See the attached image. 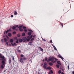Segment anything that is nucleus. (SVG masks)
I'll return each mask as SVG.
<instances>
[{"label": "nucleus", "instance_id": "obj_1", "mask_svg": "<svg viewBox=\"0 0 74 74\" xmlns=\"http://www.w3.org/2000/svg\"><path fill=\"white\" fill-rule=\"evenodd\" d=\"M0 61L2 65H1L0 68L3 69L4 68V65L5 64V63L6 62V58L1 54H0Z\"/></svg>", "mask_w": 74, "mask_h": 74}, {"label": "nucleus", "instance_id": "obj_2", "mask_svg": "<svg viewBox=\"0 0 74 74\" xmlns=\"http://www.w3.org/2000/svg\"><path fill=\"white\" fill-rule=\"evenodd\" d=\"M32 37L33 35H32L30 36L29 37V38H27L26 37H24L22 38V39H23V40L24 42H25L26 41L29 42V41L31 39H32Z\"/></svg>", "mask_w": 74, "mask_h": 74}, {"label": "nucleus", "instance_id": "obj_3", "mask_svg": "<svg viewBox=\"0 0 74 74\" xmlns=\"http://www.w3.org/2000/svg\"><path fill=\"white\" fill-rule=\"evenodd\" d=\"M27 60V58L25 57L21 58L19 60V61L22 64H23L24 63L23 61H25V60Z\"/></svg>", "mask_w": 74, "mask_h": 74}, {"label": "nucleus", "instance_id": "obj_4", "mask_svg": "<svg viewBox=\"0 0 74 74\" xmlns=\"http://www.w3.org/2000/svg\"><path fill=\"white\" fill-rule=\"evenodd\" d=\"M54 59H55L56 60H59L57 58H55V57H53V56L51 58L49 59L48 60H49V62L51 61V62H52H52H53V60H54Z\"/></svg>", "mask_w": 74, "mask_h": 74}, {"label": "nucleus", "instance_id": "obj_5", "mask_svg": "<svg viewBox=\"0 0 74 74\" xmlns=\"http://www.w3.org/2000/svg\"><path fill=\"white\" fill-rule=\"evenodd\" d=\"M44 66H43V67L45 69H47V66H48V64L47 62H45L44 63Z\"/></svg>", "mask_w": 74, "mask_h": 74}, {"label": "nucleus", "instance_id": "obj_6", "mask_svg": "<svg viewBox=\"0 0 74 74\" xmlns=\"http://www.w3.org/2000/svg\"><path fill=\"white\" fill-rule=\"evenodd\" d=\"M28 45H33V42H29L28 44Z\"/></svg>", "mask_w": 74, "mask_h": 74}, {"label": "nucleus", "instance_id": "obj_7", "mask_svg": "<svg viewBox=\"0 0 74 74\" xmlns=\"http://www.w3.org/2000/svg\"><path fill=\"white\" fill-rule=\"evenodd\" d=\"M60 62V61H57V64H59L60 65H62V63Z\"/></svg>", "mask_w": 74, "mask_h": 74}, {"label": "nucleus", "instance_id": "obj_8", "mask_svg": "<svg viewBox=\"0 0 74 74\" xmlns=\"http://www.w3.org/2000/svg\"><path fill=\"white\" fill-rule=\"evenodd\" d=\"M58 57L59 58H60L61 59H62L63 60V59H64V58L63 57H62V56H61L60 55H58Z\"/></svg>", "mask_w": 74, "mask_h": 74}, {"label": "nucleus", "instance_id": "obj_9", "mask_svg": "<svg viewBox=\"0 0 74 74\" xmlns=\"http://www.w3.org/2000/svg\"><path fill=\"white\" fill-rule=\"evenodd\" d=\"M38 48L40 50V51H41L43 52V49H42V48L39 47Z\"/></svg>", "mask_w": 74, "mask_h": 74}, {"label": "nucleus", "instance_id": "obj_10", "mask_svg": "<svg viewBox=\"0 0 74 74\" xmlns=\"http://www.w3.org/2000/svg\"><path fill=\"white\" fill-rule=\"evenodd\" d=\"M32 32H28V36H32L31 35L32 34Z\"/></svg>", "mask_w": 74, "mask_h": 74}, {"label": "nucleus", "instance_id": "obj_11", "mask_svg": "<svg viewBox=\"0 0 74 74\" xmlns=\"http://www.w3.org/2000/svg\"><path fill=\"white\" fill-rule=\"evenodd\" d=\"M10 42H14V39H13V38L11 39L10 40Z\"/></svg>", "mask_w": 74, "mask_h": 74}, {"label": "nucleus", "instance_id": "obj_12", "mask_svg": "<svg viewBox=\"0 0 74 74\" xmlns=\"http://www.w3.org/2000/svg\"><path fill=\"white\" fill-rule=\"evenodd\" d=\"M19 42H21L23 41V39L21 38H20L19 40Z\"/></svg>", "mask_w": 74, "mask_h": 74}, {"label": "nucleus", "instance_id": "obj_13", "mask_svg": "<svg viewBox=\"0 0 74 74\" xmlns=\"http://www.w3.org/2000/svg\"><path fill=\"white\" fill-rule=\"evenodd\" d=\"M31 38L32 39L30 40V41L33 42L34 40V38Z\"/></svg>", "mask_w": 74, "mask_h": 74}, {"label": "nucleus", "instance_id": "obj_14", "mask_svg": "<svg viewBox=\"0 0 74 74\" xmlns=\"http://www.w3.org/2000/svg\"><path fill=\"white\" fill-rule=\"evenodd\" d=\"M53 47L54 48V50H55V51H57V49H56V48L55 46L54 45H53Z\"/></svg>", "mask_w": 74, "mask_h": 74}, {"label": "nucleus", "instance_id": "obj_15", "mask_svg": "<svg viewBox=\"0 0 74 74\" xmlns=\"http://www.w3.org/2000/svg\"><path fill=\"white\" fill-rule=\"evenodd\" d=\"M8 36L9 37H11L12 36V34H11V33H8Z\"/></svg>", "mask_w": 74, "mask_h": 74}, {"label": "nucleus", "instance_id": "obj_16", "mask_svg": "<svg viewBox=\"0 0 74 74\" xmlns=\"http://www.w3.org/2000/svg\"><path fill=\"white\" fill-rule=\"evenodd\" d=\"M46 69H48L49 70H51V67L50 66H48L47 68H46Z\"/></svg>", "mask_w": 74, "mask_h": 74}, {"label": "nucleus", "instance_id": "obj_17", "mask_svg": "<svg viewBox=\"0 0 74 74\" xmlns=\"http://www.w3.org/2000/svg\"><path fill=\"white\" fill-rule=\"evenodd\" d=\"M14 14L15 15H17V14H18V13H17V12H16V11H14Z\"/></svg>", "mask_w": 74, "mask_h": 74}, {"label": "nucleus", "instance_id": "obj_18", "mask_svg": "<svg viewBox=\"0 0 74 74\" xmlns=\"http://www.w3.org/2000/svg\"><path fill=\"white\" fill-rule=\"evenodd\" d=\"M3 40H4V42H7V38H5L3 39Z\"/></svg>", "mask_w": 74, "mask_h": 74}, {"label": "nucleus", "instance_id": "obj_19", "mask_svg": "<svg viewBox=\"0 0 74 74\" xmlns=\"http://www.w3.org/2000/svg\"><path fill=\"white\" fill-rule=\"evenodd\" d=\"M56 66L57 68L59 69V67H60V65H59V64H57L56 65Z\"/></svg>", "mask_w": 74, "mask_h": 74}, {"label": "nucleus", "instance_id": "obj_20", "mask_svg": "<svg viewBox=\"0 0 74 74\" xmlns=\"http://www.w3.org/2000/svg\"><path fill=\"white\" fill-rule=\"evenodd\" d=\"M49 64L50 66H52V65H53V63L52 62H50L49 63Z\"/></svg>", "mask_w": 74, "mask_h": 74}, {"label": "nucleus", "instance_id": "obj_21", "mask_svg": "<svg viewBox=\"0 0 74 74\" xmlns=\"http://www.w3.org/2000/svg\"><path fill=\"white\" fill-rule=\"evenodd\" d=\"M22 27H23V25H22L19 26V27H18V28H19V29H21V28H22Z\"/></svg>", "mask_w": 74, "mask_h": 74}, {"label": "nucleus", "instance_id": "obj_22", "mask_svg": "<svg viewBox=\"0 0 74 74\" xmlns=\"http://www.w3.org/2000/svg\"><path fill=\"white\" fill-rule=\"evenodd\" d=\"M12 29L13 30H15V29H16V27L15 26H13L12 27Z\"/></svg>", "mask_w": 74, "mask_h": 74}, {"label": "nucleus", "instance_id": "obj_23", "mask_svg": "<svg viewBox=\"0 0 74 74\" xmlns=\"http://www.w3.org/2000/svg\"><path fill=\"white\" fill-rule=\"evenodd\" d=\"M25 35H26V34H25V33L24 32H23L22 34V36H25Z\"/></svg>", "mask_w": 74, "mask_h": 74}, {"label": "nucleus", "instance_id": "obj_24", "mask_svg": "<svg viewBox=\"0 0 74 74\" xmlns=\"http://www.w3.org/2000/svg\"><path fill=\"white\" fill-rule=\"evenodd\" d=\"M28 31H29V32H32V33L33 32V31L30 29H28Z\"/></svg>", "mask_w": 74, "mask_h": 74}, {"label": "nucleus", "instance_id": "obj_25", "mask_svg": "<svg viewBox=\"0 0 74 74\" xmlns=\"http://www.w3.org/2000/svg\"><path fill=\"white\" fill-rule=\"evenodd\" d=\"M17 51H18V52L19 53H21V51L19 49H17Z\"/></svg>", "mask_w": 74, "mask_h": 74}, {"label": "nucleus", "instance_id": "obj_26", "mask_svg": "<svg viewBox=\"0 0 74 74\" xmlns=\"http://www.w3.org/2000/svg\"><path fill=\"white\" fill-rule=\"evenodd\" d=\"M17 36L18 37H21V34H18L17 35Z\"/></svg>", "mask_w": 74, "mask_h": 74}, {"label": "nucleus", "instance_id": "obj_27", "mask_svg": "<svg viewBox=\"0 0 74 74\" xmlns=\"http://www.w3.org/2000/svg\"><path fill=\"white\" fill-rule=\"evenodd\" d=\"M59 74H61L62 73V72H61V70H60L58 72Z\"/></svg>", "mask_w": 74, "mask_h": 74}, {"label": "nucleus", "instance_id": "obj_28", "mask_svg": "<svg viewBox=\"0 0 74 74\" xmlns=\"http://www.w3.org/2000/svg\"><path fill=\"white\" fill-rule=\"evenodd\" d=\"M20 56L21 58H22L23 57H24V55H23V54H21V55Z\"/></svg>", "mask_w": 74, "mask_h": 74}, {"label": "nucleus", "instance_id": "obj_29", "mask_svg": "<svg viewBox=\"0 0 74 74\" xmlns=\"http://www.w3.org/2000/svg\"><path fill=\"white\" fill-rule=\"evenodd\" d=\"M16 42L18 44V42H19V39H17L16 41Z\"/></svg>", "mask_w": 74, "mask_h": 74}, {"label": "nucleus", "instance_id": "obj_30", "mask_svg": "<svg viewBox=\"0 0 74 74\" xmlns=\"http://www.w3.org/2000/svg\"><path fill=\"white\" fill-rule=\"evenodd\" d=\"M57 60H55V61H53V62L52 63H55V62H57Z\"/></svg>", "mask_w": 74, "mask_h": 74}, {"label": "nucleus", "instance_id": "obj_31", "mask_svg": "<svg viewBox=\"0 0 74 74\" xmlns=\"http://www.w3.org/2000/svg\"><path fill=\"white\" fill-rule=\"evenodd\" d=\"M45 61H47V57H45Z\"/></svg>", "mask_w": 74, "mask_h": 74}, {"label": "nucleus", "instance_id": "obj_32", "mask_svg": "<svg viewBox=\"0 0 74 74\" xmlns=\"http://www.w3.org/2000/svg\"><path fill=\"white\" fill-rule=\"evenodd\" d=\"M24 32H25V33H26V32H27V30L26 29H25L24 30H23Z\"/></svg>", "mask_w": 74, "mask_h": 74}, {"label": "nucleus", "instance_id": "obj_33", "mask_svg": "<svg viewBox=\"0 0 74 74\" xmlns=\"http://www.w3.org/2000/svg\"><path fill=\"white\" fill-rule=\"evenodd\" d=\"M23 29H27V28H26V27L25 26H23Z\"/></svg>", "mask_w": 74, "mask_h": 74}, {"label": "nucleus", "instance_id": "obj_34", "mask_svg": "<svg viewBox=\"0 0 74 74\" xmlns=\"http://www.w3.org/2000/svg\"><path fill=\"white\" fill-rule=\"evenodd\" d=\"M19 29L20 31H21V32H22V31H23V29L22 28H19Z\"/></svg>", "mask_w": 74, "mask_h": 74}, {"label": "nucleus", "instance_id": "obj_35", "mask_svg": "<svg viewBox=\"0 0 74 74\" xmlns=\"http://www.w3.org/2000/svg\"><path fill=\"white\" fill-rule=\"evenodd\" d=\"M12 59L13 60H14V57L13 56H12Z\"/></svg>", "mask_w": 74, "mask_h": 74}, {"label": "nucleus", "instance_id": "obj_36", "mask_svg": "<svg viewBox=\"0 0 74 74\" xmlns=\"http://www.w3.org/2000/svg\"><path fill=\"white\" fill-rule=\"evenodd\" d=\"M13 34H16V32L14 31L13 32Z\"/></svg>", "mask_w": 74, "mask_h": 74}, {"label": "nucleus", "instance_id": "obj_37", "mask_svg": "<svg viewBox=\"0 0 74 74\" xmlns=\"http://www.w3.org/2000/svg\"><path fill=\"white\" fill-rule=\"evenodd\" d=\"M50 73L51 74H53V71H52V70H50Z\"/></svg>", "mask_w": 74, "mask_h": 74}, {"label": "nucleus", "instance_id": "obj_38", "mask_svg": "<svg viewBox=\"0 0 74 74\" xmlns=\"http://www.w3.org/2000/svg\"><path fill=\"white\" fill-rule=\"evenodd\" d=\"M9 64H11V60L10 59L9 60Z\"/></svg>", "mask_w": 74, "mask_h": 74}, {"label": "nucleus", "instance_id": "obj_39", "mask_svg": "<svg viewBox=\"0 0 74 74\" xmlns=\"http://www.w3.org/2000/svg\"><path fill=\"white\" fill-rule=\"evenodd\" d=\"M8 32H9V30H8V29L7 30L6 32V34H7V33H8Z\"/></svg>", "mask_w": 74, "mask_h": 74}, {"label": "nucleus", "instance_id": "obj_40", "mask_svg": "<svg viewBox=\"0 0 74 74\" xmlns=\"http://www.w3.org/2000/svg\"><path fill=\"white\" fill-rule=\"evenodd\" d=\"M6 45H9V44H8V42H7L5 43Z\"/></svg>", "mask_w": 74, "mask_h": 74}, {"label": "nucleus", "instance_id": "obj_41", "mask_svg": "<svg viewBox=\"0 0 74 74\" xmlns=\"http://www.w3.org/2000/svg\"><path fill=\"white\" fill-rule=\"evenodd\" d=\"M17 38H17V37L16 36L14 37V39H15V40H17Z\"/></svg>", "mask_w": 74, "mask_h": 74}, {"label": "nucleus", "instance_id": "obj_42", "mask_svg": "<svg viewBox=\"0 0 74 74\" xmlns=\"http://www.w3.org/2000/svg\"><path fill=\"white\" fill-rule=\"evenodd\" d=\"M11 44L12 45V46H13V47H14V43H11Z\"/></svg>", "mask_w": 74, "mask_h": 74}, {"label": "nucleus", "instance_id": "obj_43", "mask_svg": "<svg viewBox=\"0 0 74 74\" xmlns=\"http://www.w3.org/2000/svg\"><path fill=\"white\" fill-rule=\"evenodd\" d=\"M42 40H43V41H47L46 40L43 39V38H42Z\"/></svg>", "mask_w": 74, "mask_h": 74}, {"label": "nucleus", "instance_id": "obj_44", "mask_svg": "<svg viewBox=\"0 0 74 74\" xmlns=\"http://www.w3.org/2000/svg\"><path fill=\"white\" fill-rule=\"evenodd\" d=\"M14 45L15 46H16V45H17L15 43H14Z\"/></svg>", "mask_w": 74, "mask_h": 74}, {"label": "nucleus", "instance_id": "obj_45", "mask_svg": "<svg viewBox=\"0 0 74 74\" xmlns=\"http://www.w3.org/2000/svg\"><path fill=\"white\" fill-rule=\"evenodd\" d=\"M68 70L70 69V68H69V65H68Z\"/></svg>", "mask_w": 74, "mask_h": 74}, {"label": "nucleus", "instance_id": "obj_46", "mask_svg": "<svg viewBox=\"0 0 74 74\" xmlns=\"http://www.w3.org/2000/svg\"><path fill=\"white\" fill-rule=\"evenodd\" d=\"M35 37H36V35H34L33 36V35H32V37H33V38H35Z\"/></svg>", "mask_w": 74, "mask_h": 74}, {"label": "nucleus", "instance_id": "obj_47", "mask_svg": "<svg viewBox=\"0 0 74 74\" xmlns=\"http://www.w3.org/2000/svg\"><path fill=\"white\" fill-rule=\"evenodd\" d=\"M11 18H13V17H14V15H11Z\"/></svg>", "mask_w": 74, "mask_h": 74}, {"label": "nucleus", "instance_id": "obj_48", "mask_svg": "<svg viewBox=\"0 0 74 74\" xmlns=\"http://www.w3.org/2000/svg\"><path fill=\"white\" fill-rule=\"evenodd\" d=\"M19 47H20V46H19L18 47H17V49H17L19 50Z\"/></svg>", "mask_w": 74, "mask_h": 74}, {"label": "nucleus", "instance_id": "obj_49", "mask_svg": "<svg viewBox=\"0 0 74 74\" xmlns=\"http://www.w3.org/2000/svg\"><path fill=\"white\" fill-rule=\"evenodd\" d=\"M27 38H30V36H27Z\"/></svg>", "mask_w": 74, "mask_h": 74}, {"label": "nucleus", "instance_id": "obj_50", "mask_svg": "<svg viewBox=\"0 0 74 74\" xmlns=\"http://www.w3.org/2000/svg\"><path fill=\"white\" fill-rule=\"evenodd\" d=\"M6 32V31H5L4 32V34H5V33Z\"/></svg>", "mask_w": 74, "mask_h": 74}, {"label": "nucleus", "instance_id": "obj_51", "mask_svg": "<svg viewBox=\"0 0 74 74\" xmlns=\"http://www.w3.org/2000/svg\"><path fill=\"white\" fill-rule=\"evenodd\" d=\"M9 30V32H10V31H11V29H10L9 30Z\"/></svg>", "mask_w": 74, "mask_h": 74}, {"label": "nucleus", "instance_id": "obj_52", "mask_svg": "<svg viewBox=\"0 0 74 74\" xmlns=\"http://www.w3.org/2000/svg\"><path fill=\"white\" fill-rule=\"evenodd\" d=\"M16 27H18V25H16Z\"/></svg>", "mask_w": 74, "mask_h": 74}, {"label": "nucleus", "instance_id": "obj_53", "mask_svg": "<svg viewBox=\"0 0 74 74\" xmlns=\"http://www.w3.org/2000/svg\"><path fill=\"white\" fill-rule=\"evenodd\" d=\"M50 42L51 43H52V40H51Z\"/></svg>", "mask_w": 74, "mask_h": 74}, {"label": "nucleus", "instance_id": "obj_54", "mask_svg": "<svg viewBox=\"0 0 74 74\" xmlns=\"http://www.w3.org/2000/svg\"><path fill=\"white\" fill-rule=\"evenodd\" d=\"M45 61V60H44V59H43V60H42V62H44Z\"/></svg>", "mask_w": 74, "mask_h": 74}, {"label": "nucleus", "instance_id": "obj_55", "mask_svg": "<svg viewBox=\"0 0 74 74\" xmlns=\"http://www.w3.org/2000/svg\"><path fill=\"white\" fill-rule=\"evenodd\" d=\"M61 74H64V73H63V72H62L61 73Z\"/></svg>", "mask_w": 74, "mask_h": 74}, {"label": "nucleus", "instance_id": "obj_56", "mask_svg": "<svg viewBox=\"0 0 74 74\" xmlns=\"http://www.w3.org/2000/svg\"><path fill=\"white\" fill-rule=\"evenodd\" d=\"M30 62H31V63H32V60L31 59L30 60Z\"/></svg>", "mask_w": 74, "mask_h": 74}, {"label": "nucleus", "instance_id": "obj_57", "mask_svg": "<svg viewBox=\"0 0 74 74\" xmlns=\"http://www.w3.org/2000/svg\"><path fill=\"white\" fill-rule=\"evenodd\" d=\"M1 41H2L3 42V39H1Z\"/></svg>", "mask_w": 74, "mask_h": 74}, {"label": "nucleus", "instance_id": "obj_58", "mask_svg": "<svg viewBox=\"0 0 74 74\" xmlns=\"http://www.w3.org/2000/svg\"><path fill=\"white\" fill-rule=\"evenodd\" d=\"M72 74H74V71H73V72H72Z\"/></svg>", "mask_w": 74, "mask_h": 74}, {"label": "nucleus", "instance_id": "obj_59", "mask_svg": "<svg viewBox=\"0 0 74 74\" xmlns=\"http://www.w3.org/2000/svg\"><path fill=\"white\" fill-rule=\"evenodd\" d=\"M6 37H7V38H9L8 37V36H6Z\"/></svg>", "mask_w": 74, "mask_h": 74}, {"label": "nucleus", "instance_id": "obj_60", "mask_svg": "<svg viewBox=\"0 0 74 74\" xmlns=\"http://www.w3.org/2000/svg\"><path fill=\"white\" fill-rule=\"evenodd\" d=\"M62 71H64V69H62Z\"/></svg>", "mask_w": 74, "mask_h": 74}, {"label": "nucleus", "instance_id": "obj_61", "mask_svg": "<svg viewBox=\"0 0 74 74\" xmlns=\"http://www.w3.org/2000/svg\"><path fill=\"white\" fill-rule=\"evenodd\" d=\"M49 74H51V72H49Z\"/></svg>", "mask_w": 74, "mask_h": 74}, {"label": "nucleus", "instance_id": "obj_62", "mask_svg": "<svg viewBox=\"0 0 74 74\" xmlns=\"http://www.w3.org/2000/svg\"><path fill=\"white\" fill-rule=\"evenodd\" d=\"M47 62H49V60H47Z\"/></svg>", "mask_w": 74, "mask_h": 74}, {"label": "nucleus", "instance_id": "obj_63", "mask_svg": "<svg viewBox=\"0 0 74 74\" xmlns=\"http://www.w3.org/2000/svg\"><path fill=\"white\" fill-rule=\"evenodd\" d=\"M61 25L62 26V27L63 26V24H61Z\"/></svg>", "mask_w": 74, "mask_h": 74}, {"label": "nucleus", "instance_id": "obj_64", "mask_svg": "<svg viewBox=\"0 0 74 74\" xmlns=\"http://www.w3.org/2000/svg\"><path fill=\"white\" fill-rule=\"evenodd\" d=\"M43 65V64H42V66Z\"/></svg>", "mask_w": 74, "mask_h": 74}]
</instances>
